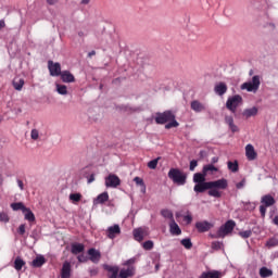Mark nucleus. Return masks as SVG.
<instances>
[{"label": "nucleus", "mask_w": 278, "mask_h": 278, "mask_svg": "<svg viewBox=\"0 0 278 278\" xmlns=\"http://www.w3.org/2000/svg\"><path fill=\"white\" fill-rule=\"evenodd\" d=\"M155 123L157 125H165V129L167 130L179 127V123L176 121V115L169 110L156 113Z\"/></svg>", "instance_id": "f257e3e1"}, {"label": "nucleus", "mask_w": 278, "mask_h": 278, "mask_svg": "<svg viewBox=\"0 0 278 278\" xmlns=\"http://www.w3.org/2000/svg\"><path fill=\"white\" fill-rule=\"evenodd\" d=\"M167 176L177 186H184L187 184V174L178 168H170Z\"/></svg>", "instance_id": "f03ea898"}, {"label": "nucleus", "mask_w": 278, "mask_h": 278, "mask_svg": "<svg viewBox=\"0 0 278 278\" xmlns=\"http://www.w3.org/2000/svg\"><path fill=\"white\" fill-rule=\"evenodd\" d=\"M260 85H262L261 77L258 75H255L250 81L242 84L240 89L247 90L248 92L257 93V91L260 90Z\"/></svg>", "instance_id": "7ed1b4c3"}, {"label": "nucleus", "mask_w": 278, "mask_h": 278, "mask_svg": "<svg viewBox=\"0 0 278 278\" xmlns=\"http://www.w3.org/2000/svg\"><path fill=\"white\" fill-rule=\"evenodd\" d=\"M235 227L236 223L233 220H228L217 230L215 238H225L233 231Z\"/></svg>", "instance_id": "20e7f679"}, {"label": "nucleus", "mask_w": 278, "mask_h": 278, "mask_svg": "<svg viewBox=\"0 0 278 278\" xmlns=\"http://www.w3.org/2000/svg\"><path fill=\"white\" fill-rule=\"evenodd\" d=\"M242 102V98L239 94H236L231 98H228L226 102V108L231 112L236 113L237 108L240 105Z\"/></svg>", "instance_id": "39448f33"}, {"label": "nucleus", "mask_w": 278, "mask_h": 278, "mask_svg": "<svg viewBox=\"0 0 278 278\" xmlns=\"http://www.w3.org/2000/svg\"><path fill=\"white\" fill-rule=\"evenodd\" d=\"M48 71L50 76L58 77L62 75V67L61 64L53 61H48Z\"/></svg>", "instance_id": "423d86ee"}, {"label": "nucleus", "mask_w": 278, "mask_h": 278, "mask_svg": "<svg viewBox=\"0 0 278 278\" xmlns=\"http://www.w3.org/2000/svg\"><path fill=\"white\" fill-rule=\"evenodd\" d=\"M121 233H122V230H121L119 225H117V224L108 227L105 230V236L110 240L116 239L118 236H121Z\"/></svg>", "instance_id": "0eeeda50"}, {"label": "nucleus", "mask_w": 278, "mask_h": 278, "mask_svg": "<svg viewBox=\"0 0 278 278\" xmlns=\"http://www.w3.org/2000/svg\"><path fill=\"white\" fill-rule=\"evenodd\" d=\"M132 236L136 241L142 242L146 239V237L149 236V230L148 228H135L132 230Z\"/></svg>", "instance_id": "6e6552de"}, {"label": "nucleus", "mask_w": 278, "mask_h": 278, "mask_svg": "<svg viewBox=\"0 0 278 278\" xmlns=\"http://www.w3.org/2000/svg\"><path fill=\"white\" fill-rule=\"evenodd\" d=\"M88 255H89L88 260L90 262H92L93 264H99L100 263V261H101V253L96 248H90L88 250Z\"/></svg>", "instance_id": "1a4fd4ad"}, {"label": "nucleus", "mask_w": 278, "mask_h": 278, "mask_svg": "<svg viewBox=\"0 0 278 278\" xmlns=\"http://www.w3.org/2000/svg\"><path fill=\"white\" fill-rule=\"evenodd\" d=\"M119 185H121V179L116 175H114V174H110L105 178V186L108 188H116Z\"/></svg>", "instance_id": "9d476101"}, {"label": "nucleus", "mask_w": 278, "mask_h": 278, "mask_svg": "<svg viewBox=\"0 0 278 278\" xmlns=\"http://www.w3.org/2000/svg\"><path fill=\"white\" fill-rule=\"evenodd\" d=\"M227 91H228V86L226 83L219 81V83L215 84L214 92L216 96L223 97L227 93Z\"/></svg>", "instance_id": "9b49d317"}, {"label": "nucleus", "mask_w": 278, "mask_h": 278, "mask_svg": "<svg viewBox=\"0 0 278 278\" xmlns=\"http://www.w3.org/2000/svg\"><path fill=\"white\" fill-rule=\"evenodd\" d=\"M210 182V189H226L228 187V181L227 179L223 178V179H218V180H215V181H208Z\"/></svg>", "instance_id": "f8f14e48"}, {"label": "nucleus", "mask_w": 278, "mask_h": 278, "mask_svg": "<svg viewBox=\"0 0 278 278\" xmlns=\"http://www.w3.org/2000/svg\"><path fill=\"white\" fill-rule=\"evenodd\" d=\"M72 275V264L68 261L63 262V267H61V278H71Z\"/></svg>", "instance_id": "ddd939ff"}, {"label": "nucleus", "mask_w": 278, "mask_h": 278, "mask_svg": "<svg viewBox=\"0 0 278 278\" xmlns=\"http://www.w3.org/2000/svg\"><path fill=\"white\" fill-rule=\"evenodd\" d=\"M213 228V225L208 222H198L195 223V229H198V232L204 233L210 231V229Z\"/></svg>", "instance_id": "4468645a"}, {"label": "nucleus", "mask_w": 278, "mask_h": 278, "mask_svg": "<svg viewBox=\"0 0 278 278\" xmlns=\"http://www.w3.org/2000/svg\"><path fill=\"white\" fill-rule=\"evenodd\" d=\"M71 252L73 255H79L85 252V244L80 242H73L71 245Z\"/></svg>", "instance_id": "2eb2a0df"}, {"label": "nucleus", "mask_w": 278, "mask_h": 278, "mask_svg": "<svg viewBox=\"0 0 278 278\" xmlns=\"http://www.w3.org/2000/svg\"><path fill=\"white\" fill-rule=\"evenodd\" d=\"M61 81L65 84H73L75 83V76L70 71H63L61 72Z\"/></svg>", "instance_id": "dca6fc26"}, {"label": "nucleus", "mask_w": 278, "mask_h": 278, "mask_svg": "<svg viewBox=\"0 0 278 278\" xmlns=\"http://www.w3.org/2000/svg\"><path fill=\"white\" fill-rule=\"evenodd\" d=\"M191 110L195 113H202L206 111L205 104L203 102H200L199 100H192L191 101Z\"/></svg>", "instance_id": "f3484780"}, {"label": "nucleus", "mask_w": 278, "mask_h": 278, "mask_svg": "<svg viewBox=\"0 0 278 278\" xmlns=\"http://www.w3.org/2000/svg\"><path fill=\"white\" fill-rule=\"evenodd\" d=\"M169 227V233L172 236H180L182 233L181 228L178 226V224L176 223V220H172L168 224Z\"/></svg>", "instance_id": "a211bd4d"}, {"label": "nucleus", "mask_w": 278, "mask_h": 278, "mask_svg": "<svg viewBox=\"0 0 278 278\" xmlns=\"http://www.w3.org/2000/svg\"><path fill=\"white\" fill-rule=\"evenodd\" d=\"M136 274V268L134 266H129L128 268H122L119 271V278H129L134 277Z\"/></svg>", "instance_id": "6ab92c4d"}, {"label": "nucleus", "mask_w": 278, "mask_h": 278, "mask_svg": "<svg viewBox=\"0 0 278 278\" xmlns=\"http://www.w3.org/2000/svg\"><path fill=\"white\" fill-rule=\"evenodd\" d=\"M245 156L249 161H254L257 159V152L254 151V148L251 143L245 147Z\"/></svg>", "instance_id": "aec40b11"}, {"label": "nucleus", "mask_w": 278, "mask_h": 278, "mask_svg": "<svg viewBox=\"0 0 278 278\" xmlns=\"http://www.w3.org/2000/svg\"><path fill=\"white\" fill-rule=\"evenodd\" d=\"M208 189H211L210 181L195 184V186H193V191H195V193H203Z\"/></svg>", "instance_id": "412c9836"}, {"label": "nucleus", "mask_w": 278, "mask_h": 278, "mask_svg": "<svg viewBox=\"0 0 278 278\" xmlns=\"http://www.w3.org/2000/svg\"><path fill=\"white\" fill-rule=\"evenodd\" d=\"M104 270H106L109 274V278H117L118 275V267L117 266H111V265H103Z\"/></svg>", "instance_id": "4be33fe9"}, {"label": "nucleus", "mask_w": 278, "mask_h": 278, "mask_svg": "<svg viewBox=\"0 0 278 278\" xmlns=\"http://www.w3.org/2000/svg\"><path fill=\"white\" fill-rule=\"evenodd\" d=\"M261 203L264 204L266 207H269L276 204V200L273 195L267 194L262 197Z\"/></svg>", "instance_id": "5701e85b"}, {"label": "nucleus", "mask_w": 278, "mask_h": 278, "mask_svg": "<svg viewBox=\"0 0 278 278\" xmlns=\"http://www.w3.org/2000/svg\"><path fill=\"white\" fill-rule=\"evenodd\" d=\"M257 112H258L257 106H252L251 109H244L242 115L245 118H250V117L256 116Z\"/></svg>", "instance_id": "b1692460"}, {"label": "nucleus", "mask_w": 278, "mask_h": 278, "mask_svg": "<svg viewBox=\"0 0 278 278\" xmlns=\"http://www.w3.org/2000/svg\"><path fill=\"white\" fill-rule=\"evenodd\" d=\"M46 264V258L43 255H39V256H36L33 262H31V265L33 267L35 268H40L42 267L43 265Z\"/></svg>", "instance_id": "393cba45"}, {"label": "nucleus", "mask_w": 278, "mask_h": 278, "mask_svg": "<svg viewBox=\"0 0 278 278\" xmlns=\"http://www.w3.org/2000/svg\"><path fill=\"white\" fill-rule=\"evenodd\" d=\"M206 174H204L203 172L202 173H195L193 174V182L197 184H204L206 182Z\"/></svg>", "instance_id": "a878e982"}, {"label": "nucleus", "mask_w": 278, "mask_h": 278, "mask_svg": "<svg viewBox=\"0 0 278 278\" xmlns=\"http://www.w3.org/2000/svg\"><path fill=\"white\" fill-rule=\"evenodd\" d=\"M260 276L261 278H270L274 276V271L273 269H269L268 267L263 266L260 268Z\"/></svg>", "instance_id": "bb28decb"}, {"label": "nucleus", "mask_w": 278, "mask_h": 278, "mask_svg": "<svg viewBox=\"0 0 278 278\" xmlns=\"http://www.w3.org/2000/svg\"><path fill=\"white\" fill-rule=\"evenodd\" d=\"M109 200V193L108 192H103L101 194H99L97 197V199L93 200V204L98 205V204H103Z\"/></svg>", "instance_id": "cd10ccee"}, {"label": "nucleus", "mask_w": 278, "mask_h": 278, "mask_svg": "<svg viewBox=\"0 0 278 278\" xmlns=\"http://www.w3.org/2000/svg\"><path fill=\"white\" fill-rule=\"evenodd\" d=\"M25 265H26V262L21 256H17L14 260V269L16 271H21Z\"/></svg>", "instance_id": "c85d7f7f"}, {"label": "nucleus", "mask_w": 278, "mask_h": 278, "mask_svg": "<svg viewBox=\"0 0 278 278\" xmlns=\"http://www.w3.org/2000/svg\"><path fill=\"white\" fill-rule=\"evenodd\" d=\"M218 168L215 167L213 164H207L203 167V173L208 176V175H214L217 173Z\"/></svg>", "instance_id": "c756f323"}, {"label": "nucleus", "mask_w": 278, "mask_h": 278, "mask_svg": "<svg viewBox=\"0 0 278 278\" xmlns=\"http://www.w3.org/2000/svg\"><path fill=\"white\" fill-rule=\"evenodd\" d=\"M226 124L229 126L230 130L235 134L238 132L237 125L233 124V117L228 115L225 117Z\"/></svg>", "instance_id": "7c9ffc66"}, {"label": "nucleus", "mask_w": 278, "mask_h": 278, "mask_svg": "<svg viewBox=\"0 0 278 278\" xmlns=\"http://www.w3.org/2000/svg\"><path fill=\"white\" fill-rule=\"evenodd\" d=\"M23 214H24L25 220H28L29 223L36 222V216H35V214L31 212L30 208H27V207H26V211H24Z\"/></svg>", "instance_id": "2f4dec72"}, {"label": "nucleus", "mask_w": 278, "mask_h": 278, "mask_svg": "<svg viewBox=\"0 0 278 278\" xmlns=\"http://www.w3.org/2000/svg\"><path fill=\"white\" fill-rule=\"evenodd\" d=\"M25 85V80L23 78H14L13 87L15 90L21 91Z\"/></svg>", "instance_id": "473e14b6"}, {"label": "nucleus", "mask_w": 278, "mask_h": 278, "mask_svg": "<svg viewBox=\"0 0 278 278\" xmlns=\"http://www.w3.org/2000/svg\"><path fill=\"white\" fill-rule=\"evenodd\" d=\"M55 91H56V93H59L61 96H67L68 94V90H67V87L65 85L55 84Z\"/></svg>", "instance_id": "72a5a7b5"}, {"label": "nucleus", "mask_w": 278, "mask_h": 278, "mask_svg": "<svg viewBox=\"0 0 278 278\" xmlns=\"http://www.w3.org/2000/svg\"><path fill=\"white\" fill-rule=\"evenodd\" d=\"M265 247L268 249H273L278 247V239L276 237H273L271 239H268L265 243Z\"/></svg>", "instance_id": "f704fd0d"}, {"label": "nucleus", "mask_w": 278, "mask_h": 278, "mask_svg": "<svg viewBox=\"0 0 278 278\" xmlns=\"http://www.w3.org/2000/svg\"><path fill=\"white\" fill-rule=\"evenodd\" d=\"M227 164H228V170H230L231 173H238L239 164L237 161L235 162L229 161Z\"/></svg>", "instance_id": "c9c22d12"}, {"label": "nucleus", "mask_w": 278, "mask_h": 278, "mask_svg": "<svg viewBox=\"0 0 278 278\" xmlns=\"http://www.w3.org/2000/svg\"><path fill=\"white\" fill-rule=\"evenodd\" d=\"M11 208L13 211H22L23 213L24 211H26L27 207L24 205V203L17 202V203H12Z\"/></svg>", "instance_id": "e433bc0d"}, {"label": "nucleus", "mask_w": 278, "mask_h": 278, "mask_svg": "<svg viewBox=\"0 0 278 278\" xmlns=\"http://www.w3.org/2000/svg\"><path fill=\"white\" fill-rule=\"evenodd\" d=\"M161 215H162L164 218L169 219V222L175 220L174 214H173V212L169 211V210H163V211H161Z\"/></svg>", "instance_id": "4c0bfd02"}, {"label": "nucleus", "mask_w": 278, "mask_h": 278, "mask_svg": "<svg viewBox=\"0 0 278 278\" xmlns=\"http://www.w3.org/2000/svg\"><path fill=\"white\" fill-rule=\"evenodd\" d=\"M180 244L186 249V250H191L192 249V241L191 239H181Z\"/></svg>", "instance_id": "58836bf2"}, {"label": "nucleus", "mask_w": 278, "mask_h": 278, "mask_svg": "<svg viewBox=\"0 0 278 278\" xmlns=\"http://www.w3.org/2000/svg\"><path fill=\"white\" fill-rule=\"evenodd\" d=\"M142 248L146 250V251H151L153 250L154 248V241L153 240H147L142 243Z\"/></svg>", "instance_id": "ea45409f"}, {"label": "nucleus", "mask_w": 278, "mask_h": 278, "mask_svg": "<svg viewBox=\"0 0 278 278\" xmlns=\"http://www.w3.org/2000/svg\"><path fill=\"white\" fill-rule=\"evenodd\" d=\"M208 195L218 199V198L222 197V192L218 189H216V188H208Z\"/></svg>", "instance_id": "a19ab883"}, {"label": "nucleus", "mask_w": 278, "mask_h": 278, "mask_svg": "<svg viewBox=\"0 0 278 278\" xmlns=\"http://www.w3.org/2000/svg\"><path fill=\"white\" fill-rule=\"evenodd\" d=\"M159 162H160V157L151 160L150 162H148V168H150L151 170H155V168H157Z\"/></svg>", "instance_id": "79ce46f5"}, {"label": "nucleus", "mask_w": 278, "mask_h": 278, "mask_svg": "<svg viewBox=\"0 0 278 278\" xmlns=\"http://www.w3.org/2000/svg\"><path fill=\"white\" fill-rule=\"evenodd\" d=\"M83 195L80 193H71L70 200L76 204L81 200Z\"/></svg>", "instance_id": "37998d69"}, {"label": "nucleus", "mask_w": 278, "mask_h": 278, "mask_svg": "<svg viewBox=\"0 0 278 278\" xmlns=\"http://www.w3.org/2000/svg\"><path fill=\"white\" fill-rule=\"evenodd\" d=\"M134 181L136 182V185L142 186L143 192L147 191V187H146L144 180H143L142 178H140V177H135V178H134Z\"/></svg>", "instance_id": "c03bdc74"}, {"label": "nucleus", "mask_w": 278, "mask_h": 278, "mask_svg": "<svg viewBox=\"0 0 278 278\" xmlns=\"http://www.w3.org/2000/svg\"><path fill=\"white\" fill-rule=\"evenodd\" d=\"M0 222L4 224L10 223L9 214L4 212L0 213Z\"/></svg>", "instance_id": "a18cd8bd"}, {"label": "nucleus", "mask_w": 278, "mask_h": 278, "mask_svg": "<svg viewBox=\"0 0 278 278\" xmlns=\"http://www.w3.org/2000/svg\"><path fill=\"white\" fill-rule=\"evenodd\" d=\"M30 138L31 140L37 141L39 139V130L36 128L31 129Z\"/></svg>", "instance_id": "49530a36"}, {"label": "nucleus", "mask_w": 278, "mask_h": 278, "mask_svg": "<svg viewBox=\"0 0 278 278\" xmlns=\"http://www.w3.org/2000/svg\"><path fill=\"white\" fill-rule=\"evenodd\" d=\"M239 236L242 239H248L252 236V230H242L241 232H239Z\"/></svg>", "instance_id": "de8ad7c7"}, {"label": "nucleus", "mask_w": 278, "mask_h": 278, "mask_svg": "<svg viewBox=\"0 0 278 278\" xmlns=\"http://www.w3.org/2000/svg\"><path fill=\"white\" fill-rule=\"evenodd\" d=\"M88 273H89L90 277H97L99 274V269H98V267H90L88 269Z\"/></svg>", "instance_id": "09e8293b"}, {"label": "nucleus", "mask_w": 278, "mask_h": 278, "mask_svg": "<svg viewBox=\"0 0 278 278\" xmlns=\"http://www.w3.org/2000/svg\"><path fill=\"white\" fill-rule=\"evenodd\" d=\"M77 260H78L79 263L84 264V263H87L89 261V257L87 255H85L84 253H81L77 256Z\"/></svg>", "instance_id": "8fccbe9b"}, {"label": "nucleus", "mask_w": 278, "mask_h": 278, "mask_svg": "<svg viewBox=\"0 0 278 278\" xmlns=\"http://www.w3.org/2000/svg\"><path fill=\"white\" fill-rule=\"evenodd\" d=\"M222 247H223V242H220V241H213V243H212V249L213 250L218 251V250L222 249Z\"/></svg>", "instance_id": "3c124183"}, {"label": "nucleus", "mask_w": 278, "mask_h": 278, "mask_svg": "<svg viewBox=\"0 0 278 278\" xmlns=\"http://www.w3.org/2000/svg\"><path fill=\"white\" fill-rule=\"evenodd\" d=\"M17 233L20 236H25V233H26V225L25 224L20 225V227L17 228Z\"/></svg>", "instance_id": "603ef678"}, {"label": "nucleus", "mask_w": 278, "mask_h": 278, "mask_svg": "<svg viewBox=\"0 0 278 278\" xmlns=\"http://www.w3.org/2000/svg\"><path fill=\"white\" fill-rule=\"evenodd\" d=\"M197 166H198V161L197 160H192L189 163V170H191V172L195 170Z\"/></svg>", "instance_id": "864d4df0"}, {"label": "nucleus", "mask_w": 278, "mask_h": 278, "mask_svg": "<svg viewBox=\"0 0 278 278\" xmlns=\"http://www.w3.org/2000/svg\"><path fill=\"white\" fill-rule=\"evenodd\" d=\"M210 278H220V273L218 270L210 271Z\"/></svg>", "instance_id": "5fc2aeb1"}, {"label": "nucleus", "mask_w": 278, "mask_h": 278, "mask_svg": "<svg viewBox=\"0 0 278 278\" xmlns=\"http://www.w3.org/2000/svg\"><path fill=\"white\" fill-rule=\"evenodd\" d=\"M122 110L125 112H137L138 111V109H132V106H129V105L122 106Z\"/></svg>", "instance_id": "6e6d98bb"}, {"label": "nucleus", "mask_w": 278, "mask_h": 278, "mask_svg": "<svg viewBox=\"0 0 278 278\" xmlns=\"http://www.w3.org/2000/svg\"><path fill=\"white\" fill-rule=\"evenodd\" d=\"M266 205H261L260 206V213H261V215L264 217V216H266Z\"/></svg>", "instance_id": "4d7b16f0"}, {"label": "nucleus", "mask_w": 278, "mask_h": 278, "mask_svg": "<svg viewBox=\"0 0 278 278\" xmlns=\"http://www.w3.org/2000/svg\"><path fill=\"white\" fill-rule=\"evenodd\" d=\"M245 186V179H242L240 182L236 185L238 189H242Z\"/></svg>", "instance_id": "13d9d810"}, {"label": "nucleus", "mask_w": 278, "mask_h": 278, "mask_svg": "<svg viewBox=\"0 0 278 278\" xmlns=\"http://www.w3.org/2000/svg\"><path fill=\"white\" fill-rule=\"evenodd\" d=\"M184 220H185L187 224H191V223H192V216H191V215L184 216Z\"/></svg>", "instance_id": "bf43d9fd"}, {"label": "nucleus", "mask_w": 278, "mask_h": 278, "mask_svg": "<svg viewBox=\"0 0 278 278\" xmlns=\"http://www.w3.org/2000/svg\"><path fill=\"white\" fill-rule=\"evenodd\" d=\"M200 278H211V271H204L200 275Z\"/></svg>", "instance_id": "052dcab7"}, {"label": "nucleus", "mask_w": 278, "mask_h": 278, "mask_svg": "<svg viewBox=\"0 0 278 278\" xmlns=\"http://www.w3.org/2000/svg\"><path fill=\"white\" fill-rule=\"evenodd\" d=\"M46 2L49 5H55L59 2V0H46Z\"/></svg>", "instance_id": "680f3d73"}, {"label": "nucleus", "mask_w": 278, "mask_h": 278, "mask_svg": "<svg viewBox=\"0 0 278 278\" xmlns=\"http://www.w3.org/2000/svg\"><path fill=\"white\" fill-rule=\"evenodd\" d=\"M134 263H136V258H129V260L126 261L125 265L129 266V265H131Z\"/></svg>", "instance_id": "e2e57ef3"}, {"label": "nucleus", "mask_w": 278, "mask_h": 278, "mask_svg": "<svg viewBox=\"0 0 278 278\" xmlns=\"http://www.w3.org/2000/svg\"><path fill=\"white\" fill-rule=\"evenodd\" d=\"M17 186L21 190H24V182L21 179H17Z\"/></svg>", "instance_id": "0e129e2a"}, {"label": "nucleus", "mask_w": 278, "mask_h": 278, "mask_svg": "<svg viewBox=\"0 0 278 278\" xmlns=\"http://www.w3.org/2000/svg\"><path fill=\"white\" fill-rule=\"evenodd\" d=\"M94 179H96L94 174H91V175L88 177V184L93 182Z\"/></svg>", "instance_id": "69168bd1"}, {"label": "nucleus", "mask_w": 278, "mask_h": 278, "mask_svg": "<svg viewBox=\"0 0 278 278\" xmlns=\"http://www.w3.org/2000/svg\"><path fill=\"white\" fill-rule=\"evenodd\" d=\"M7 24H5V21L3 20H0V31L5 28Z\"/></svg>", "instance_id": "338daca9"}, {"label": "nucleus", "mask_w": 278, "mask_h": 278, "mask_svg": "<svg viewBox=\"0 0 278 278\" xmlns=\"http://www.w3.org/2000/svg\"><path fill=\"white\" fill-rule=\"evenodd\" d=\"M273 223L278 226V216H275V218L273 219Z\"/></svg>", "instance_id": "774afa93"}]
</instances>
